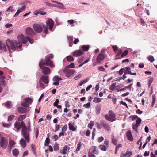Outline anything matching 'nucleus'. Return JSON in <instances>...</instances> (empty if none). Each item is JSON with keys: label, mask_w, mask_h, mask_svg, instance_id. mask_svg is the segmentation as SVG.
<instances>
[{"label": "nucleus", "mask_w": 157, "mask_h": 157, "mask_svg": "<svg viewBox=\"0 0 157 157\" xmlns=\"http://www.w3.org/2000/svg\"><path fill=\"white\" fill-rule=\"evenodd\" d=\"M62 79L61 78L57 76H55L53 78V82H59V81L62 80Z\"/></svg>", "instance_id": "nucleus-26"}, {"label": "nucleus", "mask_w": 157, "mask_h": 157, "mask_svg": "<svg viewBox=\"0 0 157 157\" xmlns=\"http://www.w3.org/2000/svg\"><path fill=\"white\" fill-rule=\"evenodd\" d=\"M53 148L55 151H57L59 149V144L56 143L53 146Z\"/></svg>", "instance_id": "nucleus-31"}, {"label": "nucleus", "mask_w": 157, "mask_h": 157, "mask_svg": "<svg viewBox=\"0 0 157 157\" xmlns=\"http://www.w3.org/2000/svg\"><path fill=\"white\" fill-rule=\"evenodd\" d=\"M54 21L51 18L48 19L46 21V25H43V27L44 28V33L46 34H47L48 33V26L49 27V29L50 30L53 31V28L54 25Z\"/></svg>", "instance_id": "nucleus-3"}, {"label": "nucleus", "mask_w": 157, "mask_h": 157, "mask_svg": "<svg viewBox=\"0 0 157 157\" xmlns=\"http://www.w3.org/2000/svg\"><path fill=\"white\" fill-rule=\"evenodd\" d=\"M104 140V138L102 136H101L99 137L98 139V142H101Z\"/></svg>", "instance_id": "nucleus-58"}, {"label": "nucleus", "mask_w": 157, "mask_h": 157, "mask_svg": "<svg viewBox=\"0 0 157 157\" xmlns=\"http://www.w3.org/2000/svg\"><path fill=\"white\" fill-rule=\"evenodd\" d=\"M104 58V55L103 54H100L98 56L96 59L98 62H100L103 60Z\"/></svg>", "instance_id": "nucleus-19"}, {"label": "nucleus", "mask_w": 157, "mask_h": 157, "mask_svg": "<svg viewBox=\"0 0 157 157\" xmlns=\"http://www.w3.org/2000/svg\"><path fill=\"white\" fill-rule=\"evenodd\" d=\"M101 110V107L99 106H97L96 107V113L97 115H98L100 113Z\"/></svg>", "instance_id": "nucleus-29"}, {"label": "nucleus", "mask_w": 157, "mask_h": 157, "mask_svg": "<svg viewBox=\"0 0 157 157\" xmlns=\"http://www.w3.org/2000/svg\"><path fill=\"white\" fill-rule=\"evenodd\" d=\"M26 118L25 115H20L18 118V120L19 121H21Z\"/></svg>", "instance_id": "nucleus-43"}, {"label": "nucleus", "mask_w": 157, "mask_h": 157, "mask_svg": "<svg viewBox=\"0 0 157 157\" xmlns=\"http://www.w3.org/2000/svg\"><path fill=\"white\" fill-rule=\"evenodd\" d=\"M14 126L17 129V132H18V131L22 128V134L27 142L29 143L30 141L29 130L25 126L24 123L23 122H17L14 124Z\"/></svg>", "instance_id": "nucleus-2"}, {"label": "nucleus", "mask_w": 157, "mask_h": 157, "mask_svg": "<svg viewBox=\"0 0 157 157\" xmlns=\"http://www.w3.org/2000/svg\"><path fill=\"white\" fill-rule=\"evenodd\" d=\"M116 85V83H114L112 84L109 87L110 90H114V89Z\"/></svg>", "instance_id": "nucleus-44"}, {"label": "nucleus", "mask_w": 157, "mask_h": 157, "mask_svg": "<svg viewBox=\"0 0 157 157\" xmlns=\"http://www.w3.org/2000/svg\"><path fill=\"white\" fill-rule=\"evenodd\" d=\"M128 72H129V74H130V72H131V69L129 67H126L124 68Z\"/></svg>", "instance_id": "nucleus-53"}, {"label": "nucleus", "mask_w": 157, "mask_h": 157, "mask_svg": "<svg viewBox=\"0 0 157 157\" xmlns=\"http://www.w3.org/2000/svg\"><path fill=\"white\" fill-rule=\"evenodd\" d=\"M49 79L48 76L42 75L40 78L39 83H37V87L38 88H40L42 89L45 88L44 85L42 83L43 82L45 84H47L49 83Z\"/></svg>", "instance_id": "nucleus-4"}, {"label": "nucleus", "mask_w": 157, "mask_h": 157, "mask_svg": "<svg viewBox=\"0 0 157 157\" xmlns=\"http://www.w3.org/2000/svg\"><path fill=\"white\" fill-rule=\"evenodd\" d=\"M15 144V142L12 140H10L9 141L8 147L10 150L11 149Z\"/></svg>", "instance_id": "nucleus-23"}, {"label": "nucleus", "mask_w": 157, "mask_h": 157, "mask_svg": "<svg viewBox=\"0 0 157 157\" xmlns=\"http://www.w3.org/2000/svg\"><path fill=\"white\" fill-rule=\"evenodd\" d=\"M129 118H132V120L134 121L135 119H136L139 118L137 115H133V116H130L129 117Z\"/></svg>", "instance_id": "nucleus-49"}, {"label": "nucleus", "mask_w": 157, "mask_h": 157, "mask_svg": "<svg viewBox=\"0 0 157 157\" xmlns=\"http://www.w3.org/2000/svg\"><path fill=\"white\" fill-rule=\"evenodd\" d=\"M14 11V9H13V7L11 6L9 7L7 10V12L11 11L13 12Z\"/></svg>", "instance_id": "nucleus-51"}, {"label": "nucleus", "mask_w": 157, "mask_h": 157, "mask_svg": "<svg viewBox=\"0 0 157 157\" xmlns=\"http://www.w3.org/2000/svg\"><path fill=\"white\" fill-rule=\"evenodd\" d=\"M30 37H25L23 35L18 36V39L19 41L22 42L23 44L25 43L28 40H29L31 44L33 43L34 41L32 39L30 38Z\"/></svg>", "instance_id": "nucleus-5"}, {"label": "nucleus", "mask_w": 157, "mask_h": 157, "mask_svg": "<svg viewBox=\"0 0 157 157\" xmlns=\"http://www.w3.org/2000/svg\"><path fill=\"white\" fill-rule=\"evenodd\" d=\"M6 44L8 48L12 50L15 49V41H12L9 39H7L6 40Z\"/></svg>", "instance_id": "nucleus-8"}, {"label": "nucleus", "mask_w": 157, "mask_h": 157, "mask_svg": "<svg viewBox=\"0 0 157 157\" xmlns=\"http://www.w3.org/2000/svg\"><path fill=\"white\" fill-rule=\"evenodd\" d=\"M67 145L64 146L63 148L62 152L63 153V154H66L67 153Z\"/></svg>", "instance_id": "nucleus-39"}, {"label": "nucleus", "mask_w": 157, "mask_h": 157, "mask_svg": "<svg viewBox=\"0 0 157 157\" xmlns=\"http://www.w3.org/2000/svg\"><path fill=\"white\" fill-rule=\"evenodd\" d=\"M27 102H23L21 104V105L24 107H28L29 106Z\"/></svg>", "instance_id": "nucleus-57"}, {"label": "nucleus", "mask_w": 157, "mask_h": 157, "mask_svg": "<svg viewBox=\"0 0 157 157\" xmlns=\"http://www.w3.org/2000/svg\"><path fill=\"white\" fill-rule=\"evenodd\" d=\"M126 135L128 140L131 141L133 140V139L131 131H128L126 132Z\"/></svg>", "instance_id": "nucleus-16"}, {"label": "nucleus", "mask_w": 157, "mask_h": 157, "mask_svg": "<svg viewBox=\"0 0 157 157\" xmlns=\"http://www.w3.org/2000/svg\"><path fill=\"white\" fill-rule=\"evenodd\" d=\"M83 54L82 51L80 50H76L72 52V55L75 57H78L81 56Z\"/></svg>", "instance_id": "nucleus-13"}, {"label": "nucleus", "mask_w": 157, "mask_h": 157, "mask_svg": "<svg viewBox=\"0 0 157 157\" xmlns=\"http://www.w3.org/2000/svg\"><path fill=\"white\" fill-rule=\"evenodd\" d=\"M63 72L65 73V76L68 78L71 76L74 73L75 70L66 68L63 70Z\"/></svg>", "instance_id": "nucleus-9"}, {"label": "nucleus", "mask_w": 157, "mask_h": 157, "mask_svg": "<svg viewBox=\"0 0 157 157\" xmlns=\"http://www.w3.org/2000/svg\"><path fill=\"white\" fill-rule=\"evenodd\" d=\"M53 55L51 54L46 56L45 60H41L39 63L40 67L42 70V72L45 75H47L50 73L51 71L48 67H45L44 65L49 66L51 67H54V65L50 59V58L53 59Z\"/></svg>", "instance_id": "nucleus-1"}, {"label": "nucleus", "mask_w": 157, "mask_h": 157, "mask_svg": "<svg viewBox=\"0 0 157 157\" xmlns=\"http://www.w3.org/2000/svg\"><path fill=\"white\" fill-rule=\"evenodd\" d=\"M31 148L33 152L34 153H35L36 151V147L35 145L32 144L31 145Z\"/></svg>", "instance_id": "nucleus-50"}, {"label": "nucleus", "mask_w": 157, "mask_h": 157, "mask_svg": "<svg viewBox=\"0 0 157 157\" xmlns=\"http://www.w3.org/2000/svg\"><path fill=\"white\" fill-rule=\"evenodd\" d=\"M68 125L69 128L70 130H71L73 131H75L76 128L74 126L71 125L70 124H69Z\"/></svg>", "instance_id": "nucleus-37"}, {"label": "nucleus", "mask_w": 157, "mask_h": 157, "mask_svg": "<svg viewBox=\"0 0 157 157\" xmlns=\"http://www.w3.org/2000/svg\"><path fill=\"white\" fill-rule=\"evenodd\" d=\"M104 128L106 130L109 131L110 130V127L109 124L103 122L102 123Z\"/></svg>", "instance_id": "nucleus-17"}, {"label": "nucleus", "mask_w": 157, "mask_h": 157, "mask_svg": "<svg viewBox=\"0 0 157 157\" xmlns=\"http://www.w3.org/2000/svg\"><path fill=\"white\" fill-rule=\"evenodd\" d=\"M125 154V156L127 157H129L132 154V152L129 151H127Z\"/></svg>", "instance_id": "nucleus-47"}, {"label": "nucleus", "mask_w": 157, "mask_h": 157, "mask_svg": "<svg viewBox=\"0 0 157 157\" xmlns=\"http://www.w3.org/2000/svg\"><path fill=\"white\" fill-rule=\"evenodd\" d=\"M25 9L26 6L25 5L22 6L21 8H19L15 14L14 16H16L17 15H18L21 12L24 11Z\"/></svg>", "instance_id": "nucleus-15"}, {"label": "nucleus", "mask_w": 157, "mask_h": 157, "mask_svg": "<svg viewBox=\"0 0 157 157\" xmlns=\"http://www.w3.org/2000/svg\"><path fill=\"white\" fill-rule=\"evenodd\" d=\"M20 144L23 148H25L26 146V142L23 138H21L20 140Z\"/></svg>", "instance_id": "nucleus-21"}, {"label": "nucleus", "mask_w": 157, "mask_h": 157, "mask_svg": "<svg viewBox=\"0 0 157 157\" xmlns=\"http://www.w3.org/2000/svg\"><path fill=\"white\" fill-rule=\"evenodd\" d=\"M93 101L95 103H99L101 101V98H99L95 97L94 98Z\"/></svg>", "instance_id": "nucleus-33"}, {"label": "nucleus", "mask_w": 157, "mask_h": 157, "mask_svg": "<svg viewBox=\"0 0 157 157\" xmlns=\"http://www.w3.org/2000/svg\"><path fill=\"white\" fill-rule=\"evenodd\" d=\"M25 102L29 103H30L33 101L32 99L30 98H27L25 99Z\"/></svg>", "instance_id": "nucleus-36"}, {"label": "nucleus", "mask_w": 157, "mask_h": 157, "mask_svg": "<svg viewBox=\"0 0 157 157\" xmlns=\"http://www.w3.org/2000/svg\"><path fill=\"white\" fill-rule=\"evenodd\" d=\"M112 143L115 145H117V140L113 138L112 139Z\"/></svg>", "instance_id": "nucleus-48"}, {"label": "nucleus", "mask_w": 157, "mask_h": 157, "mask_svg": "<svg viewBox=\"0 0 157 157\" xmlns=\"http://www.w3.org/2000/svg\"><path fill=\"white\" fill-rule=\"evenodd\" d=\"M128 50H126L124 51L121 55V57L122 58L124 56L127 55L128 54Z\"/></svg>", "instance_id": "nucleus-40"}, {"label": "nucleus", "mask_w": 157, "mask_h": 157, "mask_svg": "<svg viewBox=\"0 0 157 157\" xmlns=\"http://www.w3.org/2000/svg\"><path fill=\"white\" fill-rule=\"evenodd\" d=\"M116 116L115 113L113 111L110 110L109 112V115H105L104 117L106 120L113 122L116 120Z\"/></svg>", "instance_id": "nucleus-6"}, {"label": "nucleus", "mask_w": 157, "mask_h": 157, "mask_svg": "<svg viewBox=\"0 0 157 157\" xmlns=\"http://www.w3.org/2000/svg\"><path fill=\"white\" fill-rule=\"evenodd\" d=\"M67 39L69 41V46L70 47H71L72 45V41H73V38L71 36H67Z\"/></svg>", "instance_id": "nucleus-24"}, {"label": "nucleus", "mask_w": 157, "mask_h": 157, "mask_svg": "<svg viewBox=\"0 0 157 157\" xmlns=\"http://www.w3.org/2000/svg\"><path fill=\"white\" fill-rule=\"evenodd\" d=\"M90 152L92 154H97L98 153V151L97 149V147L96 146H93L90 148L88 153Z\"/></svg>", "instance_id": "nucleus-14"}, {"label": "nucleus", "mask_w": 157, "mask_h": 157, "mask_svg": "<svg viewBox=\"0 0 157 157\" xmlns=\"http://www.w3.org/2000/svg\"><path fill=\"white\" fill-rule=\"evenodd\" d=\"M104 144V145H105L107 147H109V141L108 140L105 139V140Z\"/></svg>", "instance_id": "nucleus-46"}, {"label": "nucleus", "mask_w": 157, "mask_h": 157, "mask_svg": "<svg viewBox=\"0 0 157 157\" xmlns=\"http://www.w3.org/2000/svg\"><path fill=\"white\" fill-rule=\"evenodd\" d=\"M5 105L8 108H10L12 106V105L11 102L7 101L5 104Z\"/></svg>", "instance_id": "nucleus-30"}, {"label": "nucleus", "mask_w": 157, "mask_h": 157, "mask_svg": "<svg viewBox=\"0 0 157 157\" xmlns=\"http://www.w3.org/2000/svg\"><path fill=\"white\" fill-rule=\"evenodd\" d=\"M147 59L148 61L151 63L153 62L155 60L153 56L151 55L149 56V57H147Z\"/></svg>", "instance_id": "nucleus-32"}, {"label": "nucleus", "mask_w": 157, "mask_h": 157, "mask_svg": "<svg viewBox=\"0 0 157 157\" xmlns=\"http://www.w3.org/2000/svg\"><path fill=\"white\" fill-rule=\"evenodd\" d=\"M33 28L35 31L38 33H40L43 30L42 27L38 24H34Z\"/></svg>", "instance_id": "nucleus-11"}, {"label": "nucleus", "mask_w": 157, "mask_h": 157, "mask_svg": "<svg viewBox=\"0 0 157 157\" xmlns=\"http://www.w3.org/2000/svg\"><path fill=\"white\" fill-rule=\"evenodd\" d=\"M124 68H121L120 70L119 71V74L120 75H121L123 74V73L124 72Z\"/></svg>", "instance_id": "nucleus-55"}, {"label": "nucleus", "mask_w": 157, "mask_h": 157, "mask_svg": "<svg viewBox=\"0 0 157 157\" xmlns=\"http://www.w3.org/2000/svg\"><path fill=\"white\" fill-rule=\"evenodd\" d=\"M27 37H31L33 36L34 33L32 29L30 27H28L26 30Z\"/></svg>", "instance_id": "nucleus-10"}, {"label": "nucleus", "mask_w": 157, "mask_h": 157, "mask_svg": "<svg viewBox=\"0 0 157 157\" xmlns=\"http://www.w3.org/2000/svg\"><path fill=\"white\" fill-rule=\"evenodd\" d=\"M19 43H17V42L15 41V48H17L21 49L22 47V44L21 42H22L19 41Z\"/></svg>", "instance_id": "nucleus-22"}, {"label": "nucleus", "mask_w": 157, "mask_h": 157, "mask_svg": "<svg viewBox=\"0 0 157 157\" xmlns=\"http://www.w3.org/2000/svg\"><path fill=\"white\" fill-rule=\"evenodd\" d=\"M98 69L101 71H104L105 70L103 66L98 67Z\"/></svg>", "instance_id": "nucleus-60"}, {"label": "nucleus", "mask_w": 157, "mask_h": 157, "mask_svg": "<svg viewBox=\"0 0 157 157\" xmlns=\"http://www.w3.org/2000/svg\"><path fill=\"white\" fill-rule=\"evenodd\" d=\"M142 120L140 118H138L136 121V124H133L132 127L133 129L136 132L137 131V128L141 123Z\"/></svg>", "instance_id": "nucleus-12"}, {"label": "nucleus", "mask_w": 157, "mask_h": 157, "mask_svg": "<svg viewBox=\"0 0 157 157\" xmlns=\"http://www.w3.org/2000/svg\"><path fill=\"white\" fill-rule=\"evenodd\" d=\"M14 117L15 116L14 115H11L9 116L8 118V121H12Z\"/></svg>", "instance_id": "nucleus-41"}, {"label": "nucleus", "mask_w": 157, "mask_h": 157, "mask_svg": "<svg viewBox=\"0 0 157 157\" xmlns=\"http://www.w3.org/2000/svg\"><path fill=\"white\" fill-rule=\"evenodd\" d=\"M82 76V75L81 74H79L77 76H75L74 77V79L75 80H78V78H80Z\"/></svg>", "instance_id": "nucleus-59"}, {"label": "nucleus", "mask_w": 157, "mask_h": 157, "mask_svg": "<svg viewBox=\"0 0 157 157\" xmlns=\"http://www.w3.org/2000/svg\"><path fill=\"white\" fill-rule=\"evenodd\" d=\"M83 106L85 108H89L91 106L90 103V102H89L86 104H85L83 105Z\"/></svg>", "instance_id": "nucleus-45"}, {"label": "nucleus", "mask_w": 157, "mask_h": 157, "mask_svg": "<svg viewBox=\"0 0 157 157\" xmlns=\"http://www.w3.org/2000/svg\"><path fill=\"white\" fill-rule=\"evenodd\" d=\"M81 48L83 51H87L89 50L90 46L89 45H83L82 46Z\"/></svg>", "instance_id": "nucleus-27"}, {"label": "nucleus", "mask_w": 157, "mask_h": 157, "mask_svg": "<svg viewBox=\"0 0 157 157\" xmlns=\"http://www.w3.org/2000/svg\"><path fill=\"white\" fill-rule=\"evenodd\" d=\"M88 81L87 79H85L81 81L79 83V86H81L83 84L86 83Z\"/></svg>", "instance_id": "nucleus-42"}, {"label": "nucleus", "mask_w": 157, "mask_h": 157, "mask_svg": "<svg viewBox=\"0 0 157 157\" xmlns=\"http://www.w3.org/2000/svg\"><path fill=\"white\" fill-rule=\"evenodd\" d=\"M18 110L19 112L21 114L25 113L27 111V109L22 107H19L18 108Z\"/></svg>", "instance_id": "nucleus-20"}, {"label": "nucleus", "mask_w": 157, "mask_h": 157, "mask_svg": "<svg viewBox=\"0 0 157 157\" xmlns=\"http://www.w3.org/2000/svg\"><path fill=\"white\" fill-rule=\"evenodd\" d=\"M8 145V140L5 137H2L0 139V146L4 149H6Z\"/></svg>", "instance_id": "nucleus-7"}, {"label": "nucleus", "mask_w": 157, "mask_h": 157, "mask_svg": "<svg viewBox=\"0 0 157 157\" xmlns=\"http://www.w3.org/2000/svg\"><path fill=\"white\" fill-rule=\"evenodd\" d=\"M88 155L89 157H96L94 154H92L91 152L88 153Z\"/></svg>", "instance_id": "nucleus-64"}, {"label": "nucleus", "mask_w": 157, "mask_h": 157, "mask_svg": "<svg viewBox=\"0 0 157 157\" xmlns=\"http://www.w3.org/2000/svg\"><path fill=\"white\" fill-rule=\"evenodd\" d=\"M67 59L69 62H71L74 61V59L72 56H68L67 57Z\"/></svg>", "instance_id": "nucleus-34"}, {"label": "nucleus", "mask_w": 157, "mask_h": 157, "mask_svg": "<svg viewBox=\"0 0 157 157\" xmlns=\"http://www.w3.org/2000/svg\"><path fill=\"white\" fill-rule=\"evenodd\" d=\"M112 47L114 51L115 52H116L118 50V48L117 46L116 45H113Z\"/></svg>", "instance_id": "nucleus-61"}, {"label": "nucleus", "mask_w": 157, "mask_h": 157, "mask_svg": "<svg viewBox=\"0 0 157 157\" xmlns=\"http://www.w3.org/2000/svg\"><path fill=\"white\" fill-rule=\"evenodd\" d=\"M99 148L103 151H105L107 150V147L104 145H101L99 146Z\"/></svg>", "instance_id": "nucleus-28"}, {"label": "nucleus", "mask_w": 157, "mask_h": 157, "mask_svg": "<svg viewBox=\"0 0 157 157\" xmlns=\"http://www.w3.org/2000/svg\"><path fill=\"white\" fill-rule=\"evenodd\" d=\"M50 142V139L49 137H48L46 139L45 142L44 143V145L46 146H47L49 144Z\"/></svg>", "instance_id": "nucleus-38"}, {"label": "nucleus", "mask_w": 157, "mask_h": 157, "mask_svg": "<svg viewBox=\"0 0 157 157\" xmlns=\"http://www.w3.org/2000/svg\"><path fill=\"white\" fill-rule=\"evenodd\" d=\"M81 146H82V144H81V142H79L77 144V149H76V150H75V151H79V150H80V149L81 148Z\"/></svg>", "instance_id": "nucleus-35"}, {"label": "nucleus", "mask_w": 157, "mask_h": 157, "mask_svg": "<svg viewBox=\"0 0 157 157\" xmlns=\"http://www.w3.org/2000/svg\"><path fill=\"white\" fill-rule=\"evenodd\" d=\"M12 153L14 156L17 157L19 154V151L17 149L15 148L13 150Z\"/></svg>", "instance_id": "nucleus-25"}, {"label": "nucleus", "mask_w": 157, "mask_h": 157, "mask_svg": "<svg viewBox=\"0 0 157 157\" xmlns=\"http://www.w3.org/2000/svg\"><path fill=\"white\" fill-rule=\"evenodd\" d=\"M67 67L74 68H75V65L73 63H72L70 65L67 66L66 68Z\"/></svg>", "instance_id": "nucleus-52"}, {"label": "nucleus", "mask_w": 157, "mask_h": 157, "mask_svg": "<svg viewBox=\"0 0 157 157\" xmlns=\"http://www.w3.org/2000/svg\"><path fill=\"white\" fill-rule=\"evenodd\" d=\"M153 78L151 77L148 80V84H151L153 81Z\"/></svg>", "instance_id": "nucleus-62"}, {"label": "nucleus", "mask_w": 157, "mask_h": 157, "mask_svg": "<svg viewBox=\"0 0 157 157\" xmlns=\"http://www.w3.org/2000/svg\"><path fill=\"white\" fill-rule=\"evenodd\" d=\"M59 101L58 99H56L55 100V102L53 103V106H57L58 104L59 103Z\"/></svg>", "instance_id": "nucleus-54"}, {"label": "nucleus", "mask_w": 157, "mask_h": 157, "mask_svg": "<svg viewBox=\"0 0 157 157\" xmlns=\"http://www.w3.org/2000/svg\"><path fill=\"white\" fill-rule=\"evenodd\" d=\"M51 1L53 2H54V3H56L57 4H59V6L60 7H62L63 6V4H62L61 3L59 2H58L57 1H54V0H52Z\"/></svg>", "instance_id": "nucleus-56"}, {"label": "nucleus", "mask_w": 157, "mask_h": 157, "mask_svg": "<svg viewBox=\"0 0 157 157\" xmlns=\"http://www.w3.org/2000/svg\"><path fill=\"white\" fill-rule=\"evenodd\" d=\"M53 139H55L54 141L57 140L58 139V136L57 135H54L53 136Z\"/></svg>", "instance_id": "nucleus-63"}, {"label": "nucleus", "mask_w": 157, "mask_h": 157, "mask_svg": "<svg viewBox=\"0 0 157 157\" xmlns=\"http://www.w3.org/2000/svg\"><path fill=\"white\" fill-rule=\"evenodd\" d=\"M6 48L4 44L0 42V52L2 53L3 52H6Z\"/></svg>", "instance_id": "nucleus-18"}]
</instances>
